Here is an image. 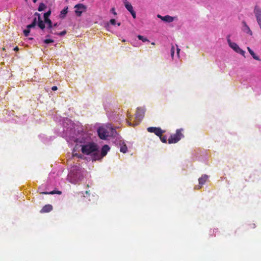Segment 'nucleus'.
<instances>
[{"label": "nucleus", "instance_id": "aec40b11", "mask_svg": "<svg viewBox=\"0 0 261 261\" xmlns=\"http://www.w3.org/2000/svg\"><path fill=\"white\" fill-rule=\"evenodd\" d=\"M50 14H51V11L50 10H49L48 11H47V12H46V13H45L44 14V21L49 19L48 17L50 16Z\"/></svg>", "mask_w": 261, "mask_h": 261}, {"label": "nucleus", "instance_id": "49530a36", "mask_svg": "<svg viewBox=\"0 0 261 261\" xmlns=\"http://www.w3.org/2000/svg\"><path fill=\"white\" fill-rule=\"evenodd\" d=\"M151 44H152V45H154V42H152V43H151Z\"/></svg>", "mask_w": 261, "mask_h": 261}, {"label": "nucleus", "instance_id": "9d476101", "mask_svg": "<svg viewBox=\"0 0 261 261\" xmlns=\"http://www.w3.org/2000/svg\"><path fill=\"white\" fill-rule=\"evenodd\" d=\"M110 149V148L108 145H105L102 146L100 154H99L100 159L106 155Z\"/></svg>", "mask_w": 261, "mask_h": 261}, {"label": "nucleus", "instance_id": "c85d7f7f", "mask_svg": "<svg viewBox=\"0 0 261 261\" xmlns=\"http://www.w3.org/2000/svg\"><path fill=\"white\" fill-rule=\"evenodd\" d=\"M30 30L29 29H25L23 31V33L25 36H28L29 35Z\"/></svg>", "mask_w": 261, "mask_h": 261}, {"label": "nucleus", "instance_id": "20e7f679", "mask_svg": "<svg viewBox=\"0 0 261 261\" xmlns=\"http://www.w3.org/2000/svg\"><path fill=\"white\" fill-rule=\"evenodd\" d=\"M97 132L99 137L101 139H106L109 136V133L103 127H99Z\"/></svg>", "mask_w": 261, "mask_h": 261}, {"label": "nucleus", "instance_id": "f03ea898", "mask_svg": "<svg viewBox=\"0 0 261 261\" xmlns=\"http://www.w3.org/2000/svg\"><path fill=\"white\" fill-rule=\"evenodd\" d=\"M183 130L182 129H177L176 133L172 134L170 136L168 139V143L169 144L176 143L178 142L182 138L184 137V135L181 133Z\"/></svg>", "mask_w": 261, "mask_h": 261}, {"label": "nucleus", "instance_id": "2f4dec72", "mask_svg": "<svg viewBox=\"0 0 261 261\" xmlns=\"http://www.w3.org/2000/svg\"><path fill=\"white\" fill-rule=\"evenodd\" d=\"M110 23L112 24V25H115L116 24V20L115 19H111L110 20Z\"/></svg>", "mask_w": 261, "mask_h": 261}, {"label": "nucleus", "instance_id": "f3484780", "mask_svg": "<svg viewBox=\"0 0 261 261\" xmlns=\"http://www.w3.org/2000/svg\"><path fill=\"white\" fill-rule=\"evenodd\" d=\"M37 24V18H34L32 23L27 25V29H30L31 28H34Z\"/></svg>", "mask_w": 261, "mask_h": 261}, {"label": "nucleus", "instance_id": "c9c22d12", "mask_svg": "<svg viewBox=\"0 0 261 261\" xmlns=\"http://www.w3.org/2000/svg\"><path fill=\"white\" fill-rule=\"evenodd\" d=\"M247 48L249 53H250L252 51V50L251 49V48L249 47H247Z\"/></svg>", "mask_w": 261, "mask_h": 261}, {"label": "nucleus", "instance_id": "bb28decb", "mask_svg": "<svg viewBox=\"0 0 261 261\" xmlns=\"http://www.w3.org/2000/svg\"><path fill=\"white\" fill-rule=\"evenodd\" d=\"M43 42L45 44H48V43H53L54 42V41L53 40H52V39H45L43 41Z\"/></svg>", "mask_w": 261, "mask_h": 261}, {"label": "nucleus", "instance_id": "0eeeda50", "mask_svg": "<svg viewBox=\"0 0 261 261\" xmlns=\"http://www.w3.org/2000/svg\"><path fill=\"white\" fill-rule=\"evenodd\" d=\"M124 6L126 8V9L130 13L132 14L133 17L134 18H136V12L133 9V7L131 4L128 2H126L124 3Z\"/></svg>", "mask_w": 261, "mask_h": 261}, {"label": "nucleus", "instance_id": "58836bf2", "mask_svg": "<svg viewBox=\"0 0 261 261\" xmlns=\"http://www.w3.org/2000/svg\"><path fill=\"white\" fill-rule=\"evenodd\" d=\"M58 25L57 23H55L54 24H53V27H57Z\"/></svg>", "mask_w": 261, "mask_h": 261}, {"label": "nucleus", "instance_id": "4be33fe9", "mask_svg": "<svg viewBox=\"0 0 261 261\" xmlns=\"http://www.w3.org/2000/svg\"><path fill=\"white\" fill-rule=\"evenodd\" d=\"M46 8L45 5L43 3H40L38 8L39 11H42Z\"/></svg>", "mask_w": 261, "mask_h": 261}, {"label": "nucleus", "instance_id": "f704fd0d", "mask_svg": "<svg viewBox=\"0 0 261 261\" xmlns=\"http://www.w3.org/2000/svg\"><path fill=\"white\" fill-rule=\"evenodd\" d=\"M73 156H76L80 158H82V155H78L77 153L73 154Z\"/></svg>", "mask_w": 261, "mask_h": 261}, {"label": "nucleus", "instance_id": "4c0bfd02", "mask_svg": "<svg viewBox=\"0 0 261 261\" xmlns=\"http://www.w3.org/2000/svg\"><path fill=\"white\" fill-rule=\"evenodd\" d=\"M19 50V48L17 46H16L14 48V50L15 51H18Z\"/></svg>", "mask_w": 261, "mask_h": 261}, {"label": "nucleus", "instance_id": "423d86ee", "mask_svg": "<svg viewBox=\"0 0 261 261\" xmlns=\"http://www.w3.org/2000/svg\"><path fill=\"white\" fill-rule=\"evenodd\" d=\"M145 110L142 108H138L135 114L136 118L138 120H141L144 117Z\"/></svg>", "mask_w": 261, "mask_h": 261}, {"label": "nucleus", "instance_id": "f257e3e1", "mask_svg": "<svg viewBox=\"0 0 261 261\" xmlns=\"http://www.w3.org/2000/svg\"><path fill=\"white\" fill-rule=\"evenodd\" d=\"M80 146L81 147V151L83 153L86 155L91 154L93 161L100 160L98 148L95 143L93 142L83 143Z\"/></svg>", "mask_w": 261, "mask_h": 261}, {"label": "nucleus", "instance_id": "473e14b6", "mask_svg": "<svg viewBox=\"0 0 261 261\" xmlns=\"http://www.w3.org/2000/svg\"><path fill=\"white\" fill-rule=\"evenodd\" d=\"M58 89L57 87V86H53L52 88H51V90H53V91H56Z\"/></svg>", "mask_w": 261, "mask_h": 261}, {"label": "nucleus", "instance_id": "ea45409f", "mask_svg": "<svg viewBox=\"0 0 261 261\" xmlns=\"http://www.w3.org/2000/svg\"><path fill=\"white\" fill-rule=\"evenodd\" d=\"M179 51H180V49L177 48V54L178 55V56H179Z\"/></svg>", "mask_w": 261, "mask_h": 261}, {"label": "nucleus", "instance_id": "a878e982", "mask_svg": "<svg viewBox=\"0 0 261 261\" xmlns=\"http://www.w3.org/2000/svg\"><path fill=\"white\" fill-rule=\"evenodd\" d=\"M66 33H67L66 31L65 30H64V31H63L59 33H57L56 32H54L53 34H56V35H58L59 36H64V35H65L66 34Z\"/></svg>", "mask_w": 261, "mask_h": 261}, {"label": "nucleus", "instance_id": "de8ad7c7", "mask_svg": "<svg viewBox=\"0 0 261 261\" xmlns=\"http://www.w3.org/2000/svg\"><path fill=\"white\" fill-rule=\"evenodd\" d=\"M86 194H88V191H87L86 192Z\"/></svg>", "mask_w": 261, "mask_h": 261}, {"label": "nucleus", "instance_id": "2eb2a0df", "mask_svg": "<svg viewBox=\"0 0 261 261\" xmlns=\"http://www.w3.org/2000/svg\"><path fill=\"white\" fill-rule=\"evenodd\" d=\"M37 22L38 26L40 29H41L42 30L44 29V28H45L44 21H43L41 19L40 20H38L37 21Z\"/></svg>", "mask_w": 261, "mask_h": 261}, {"label": "nucleus", "instance_id": "39448f33", "mask_svg": "<svg viewBox=\"0 0 261 261\" xmlns=\"http://www.w3.org/2000/svg\"><path fill=\"white\" fill-rule=\"evenodd\" d=\"M75 13L77 16H81L83 12L86 9V7L82 4H79L75 6Z\"/></svg>", "mask_w": 261, "mask_h": 261}, {"label": "nucleus", "instance_id": "37998d69", "mask_svg": "<svg viewBox=\"0 0 261 261\" xmlns=\"http://www.w3.org/2000/svg\"><path fill=\"white\" fill-rule=\"evenodd\" d=\"M34 3H36L37 0H33Z\"/></svg>", "mask_w": 261, "mask_h": 261}, {"label": "nucleus", "instance_id": "c756f323", "mask_svg": "<svg viewBox=\"0 0 261 261\" xmlns=\"http://www.w3.org/2000/svg\"><path fill=\"white\" fill-rule=\"evenodd\" d=\"M34 15L36 16L35 18H37V21L38 20H40L41 19L40 14L39 13L36 12V13H35Z\"/></svg>", "mask_w": 261, "mask_h": 261}, {"label": "nucleus", "instance_id": "393cba45", "mask_svg": "<svg viewBox=\"0 0 261 261\" xmlns=\"http://www.w3.org/2000/svg\"><path fill=\"white\" fill-rule=\"evenodd\" d=\"M160 140L163 143H166L167 142V137L165 136H163V134L161 136V137H159Z\"/></svg>", "mask_w": 261, "mask_h": 261}, {"label": "nucleus", "instance_id": "9b49d317", "mask_svg": "<svg viewBox=\"0 0 261 261\" xmlns=\"http://www.w3.org/2000/svg\"><path fill=\"white\" fill-rule=\"evenodd\" d=\"M53 210V206L50 204L44 205L40 211L41 213H48Z\"/></svg>", "mask_w": 261, "mask_h": 261}, {"label": "nucleus", "instance_id": "b1692460", "mask_svg": "<svg viewBox=\"0 0 261 261\" xmlns=\"http://www.w3.org/2000/svg\"><path fill=\"white\" fill-rule=\"evenodd\" d=\"M250 54L252 56V57H253V58L256 60H258V61H259L260 60V59L259 58V57L257 56H256V55L255 54V53H254V51L252 50L250 53Z\"/></svg>", "mask_w": 261, "mask_h": 261}, {"label": "nucleus", "instance_id": "7ed1b4c3", "mask_svg": "<svg viewBox=\"0 0 261 261\" xmlns=\"http://www.w3.org/2000/svg\"><path fill=\"white\" fill-rule=\"evenodd\" d=\"M149 133H153L158 137H161L162 134L165 133V130H162L160 127H149L147 129Z\"/></svg>", "mask_w": 261, "mask_h": 261}, {"label": "nucleus", "instance_id": "4468645a", "mask_svg": "<svg viewBox=\"0 0 261 261\" xmlns=\"http://www.w3.org/2000/svg\"><path fill=\"white\" fill-rule=\"evenodd\" d=\"M163 21L167 22H171L174 20V18L169 15H166L163 17Z\"/></svg>", "mask_w": 261, "mask_h": 261}, {"label": "nucleus", "instance_id": "a19ab883", "mask_svg": "<svg viewBox=\"0 0 261 261\" xmlns=\"http://www.w3.org/2000/svg\"><path fill=\"white\" fill-rule=\"evenodd\" d=\"M257 23H258V25H259V27L261 29V21L257 22Z\"/></svg>", "mask_w": 261, "mask_h": 261}, {"label": "nucleus", "instance_id": "7c9ffc66", "mask_svg": "<svg viewBox=\"0 0 261 261\" xmlns=\"http://www.w3.org/2000/svg\"><path fill=\"white\" fill-rule=\"evenodd\" d=\"M174 54V47L172 46L171 49V55L172 57H173Z\"/></svg>", "mask_w": 261, "mask_h": 261}, {"label": "nucleus", "instance_id": "6e6552de", "mask_svg": "<svg viewBox=\"0 0 261 261\" xmlns=\"http://www.w3.org/2000/svg\"><path fill=\"white\" fill-rule=\"evenodd\" d=\"M254 13L256 17L257 22L261 21V9L258 6H255L254 9Z\"/></svg>", "mask_w": 261, "mask_h": 261}, {"label": "nucleus", "instance_id": "e433bc0d", "mask_svg": "<svg viewBox=\"0 0 261 261\" xmlns=\"http://www.w3.org/2000/svg\"><path fill=\"white\" fill-rule=\"evenodd\" d=\"M163 17H164V16H161V15H159H159H158V18H160L161 20H162V19H163Z\"/></svg>", "mask_w": 261, "mask_h": 261}, {"label": "nucleus", "instance_id": "a211bd4d", "mask_svg": "<svg viewBox=\"0 0 261 261\" xmlns=\"http://www.w3.org/2000/svg\"><path fill=\"white\" fill-rule=\"evenodd\" d=\"M243 23L244 24V27L245 28L244 31L248 34H250V35H252V32L249 28V27L247 25L245 22H243Z\"/></svg>", "mask_w": 261, "mask_h": 261}, {"label": "nucleus", "instance_id": "5701e85b", "mask_svg": "<svg viewBox=\"0 0 261 261\" xmlns=\"http://www.w3.org/2000/svg\"><path fill=\"white\" fill-rule=\"evenodd\" d=\"M137 37L139 40H142L143 42L149 41L146 38H145L140 35H138Z\"/></svg>", "mask_w": 261, "mask_h": 261}, {"label": "nucleus", "instance_id": "412c9836", "mask_svg": "<svg viewBox=\"0 0 261 261\" xmlns=\"http://www.w3.org/2000/svg\"><path fill=\"white\" fill-rule=\"evenodd\" d=\"M120 151L121 152L125 153L127 151V147L125 144L122 145L120 147Z\"/></svg>", "mask_w": 261, "mask_h": 261}, {"label": "nucleus", "instance_id": "c03bdc74", "mask_svg": "<svg viewBox=\"0 0 261 261\" xmlns=\"http://www.w3.org/2000/svg\"><path fill=\"white\" fill-rule=\"evenodd\" d=\"M122 42H125V39H123V40H122Z\"/></svg>", "mask_w": 261, "mask_h": 261}, {"label": "nucleus", "instance_id": "1a4fd4ad", "mask_svg": "<svg viewBox=\"0 0 261 261\" xmlns=\"http://www.w3.org/2000/svg\"><path fill=\"white\" fill-rule=\"evenodd\" d=\"M230 47H231L232 49H233L236 53L240 54L242 55V56H244L245 54V51L243 50V49H242L241 48H240V47L238 46V45L237 43L234 42L233 44H232V45H231V46H230Z\"/></svg>", "mask_w": 261, "mask_h": 261}, {"label": "nucleus", "instance_id": "72a5a7b5", "mask_svg": "<svg viewBox=\"0 0 261 261\" xmlns=\"http://www.w3.org/2000/svg\"><path fill=\"white\" fill-rule=\"evenodd\" d=\"M111 11H112V12L114 14H115V15H116V12H115V9H114V8H112V9H111Z\"/></svg>", "mask_w": 261, "mask_h": 261}, {"label": "nucleus", "instance_id": "a18cd8bd", "mask_svg": "<svg viewBox=\"0 0 261 261\" xmlns=\"http://www.w3.org/2000/svg\"><path fill=\"white\" fill-rule=\"evenodd\" d=\"M128 124H129V125H131V123H130V122H128Z\"/></svg>", "mask_w": 261, "mask_h": 261}, {"label": "nucleus", "instance_id": "6ab92c4d", "mask_svg": "<svg viewBox=\"0 0 261 261\" xmlns=\"http://www.w3.org/2000/svg\"><path fill=\"white\" fill-rule=\"evenodd\" d=\"M62 193L61 191H53L50 192H41V194H61Z\"/></svg>", "mask_w": 261, "mask_h": 261}, {"label": "nucleus", "instance_id": "ddd939ff", "mask_svg": "<svg viewBox=\"0 0 261 261\" xmlns=\"http://www.w3.org/2000/svg\"><path fill=\"white\" fill-rule=\"evenodd\" d=\"M45 23L47 24V28L48 29L49 33H54V29H53V22L51 20L49 19L44 21Z\"/></svg>", "mask_w": 261, "mask_h": 261}, {"label": "nucleus", "instance_id": "dca6fc26", "mask_svg": "<svg viewBox=\"0 0 261 261\" xmlns=\"http://www.w3.org/2000/svg\"><path fill=\"white\" fill-rule=\"evenodd\" d=\"M68 12V7L64 8L61 11L60 14V17L61 18H65Z\"/></svg>", "mask_w": 261, "mask_h": 261}, {"label": "nucleus", "instance_id": "cd10ccee", "mask_svg": "<svg viewBox=\"0 0 261 261\" xmlns=\"http://www.w3.org/2000/svg\"><path fill=\"white\" fill-rule=\"evenodd\" d=\"M227 40L229 46H231V45H232V44L234 43L231 42V40L230 39V35L227 36Z\"/></svg>", "mask_w": 261, "mask_h": 261}, {"label": "nucleus", "instance_id": "79ce46f5", "mask_svg": "<svg viewBox=\"0 0 261 261\" xmlns=\"http://www.w3.org/2000/svg\"><path fill=\"white\" fill-rule=\"evenodd\" d=\"M120 24H121V23H120V22H119V23H117V25H118V26H120Z\"/></svg>", "mask_w": 261, "mask_h": 261}, {"label": "nucleus", "instance_id": "f8f14e48", "mask_svg": "<svg viewBox=\"0 0 261 261\" xmlns=\"http://www.w3.org/2000/svg\"><path fill=\"white\" fill-rule=\"evenodd\" d=\"M207 178L208 176L207 175H204L198 179L199 184L200 185V186H198L199 187L198 188V189L200 188L205 183Z\"/></svg>", "mask_w": 261, "mask_h": 261}]
</instances>
